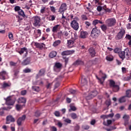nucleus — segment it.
<instances>
[{
	"instance_id": "26",
	"label": "nucleus",
	"mask_w": 131,
	"mask_h": 131,
	"mask_svg": "<svg viewBox=\"0 0 131 131\" xmlns=\"http://www.w3.org/2000/svg\"><path fill=\"white\" fill-rule=\"evenodd\" d=\"M62 67V65L60 62H56L55 64L54 65V69H60Z\"/></svg>"
},
{
	"instance_id": "55",
	"label": "nucleus",
	"mask_w": 131,
	"mask_h": 131,
	"mask_svg": "<svg viewBox=\"0 0 131 131\" xmlns=\"http://www.w3.org/2000/svg\"><path fill=\"white\" fill-rule=\"evenodd\" d=\"M63 35H64V36H65L66 37H68V36H69V33L67 31H64L63 33Z\"/></svg>"
},
{
	"instance_id": "17",
	"label": "nucleus",
	"mask_w": 131,
	"mask_h": 131,
	"mask_svg": "<svg viewBox=\"0 0 131 131\" xmlns=\"http://www.w3.org/2000/svg\"><path fill=\"white\" fill-rule=\"evenodd\" d=\"M31 58L30 57H27L25 59L24 61L21 62V64L24 66H26L30 64Z\"/></svg>"
},
{
	"instance_id": "29",
	"label": "nucleus",
	"mask_w": 131,
	"mask_h": 131,
	"mask_svg": "<svg viewBox=\"0 0 131 131\" xmlns=\"http://www.w3.org/2000/svg\"><path fill=\"white\" fill-rule=\"evenodd\" d=\"M126 97L123 96L121 98H119L118 101L119 103H125L126 102Z\"/></svg>"
},
{
	"instance_id": "10",
	"label": "nucleus",
	"mask_w": 131,
	"mask_h": 131,
	"mask_svg": "<svg viewBox=\"0 0 131 131\" xmlns=\"http://www.w3.org/2000/svg\"><path fill=\"white\" fill-rule=\"evenodd\" d=\"M26 116L25 115L24 116H22V117H20L18 118V119H17V125L21 126L22 124V123L25 121Z\"/></svg>"
},
{
	"instance_id": "39",
	"label": "nucleus",
	"mask_w": 131,
	"mask_h": 131,
	"mask_svg": "<svg viewBox=\"0 0 131 131\" xmlns=\"http://www.w3.org/2000/svg\"><path fill=\"white\" fill-rule=\"evenodd\" d=\"M17 53H19L20 55H21L22 54H24L25 52H26V54H27V50H16Z\"/></svg>"
},
{
	"instance_id": "23",
	"label": "nucleus",
	"mask_w": 131,
	"mask_h": 131,
	"mask_svg": "<svg viewBox=\"0 0 131 131\" xmlns=\"http://www.w3.org/2000/svg\"><path fill=\"white\" fill-rule=\"evenodd\" d=\"M96 78H97V79H98V82L99 83H100L101 84H103V81H102V79H104V80H105V79L106 78V76H104L102 77L101 78H99L98 77V76H96Z\"/></svg>"
},
{
	"instance_id": "52",
	"label": "nucleus",
	"mask_w": 131,
	"mask_h": 131,
	"mask_svg": "<svg viewBox=\"0 0 131 131\" xmlns=\"http://www.w3.org/2000/svg\"><path fill=\"white\" fill-rule=\"evenodd\" d=\"M45 12H46V7H42V8L40 10V13L41 14H43V13H45Z\"/></svg>"
},
{
	"instance_id": "22",
	"label": "nucleus",
	"mask_w": 131,
	"mask_h": 131,
	"mask_svg": "<svg viewBox=\"0 0 131 131\" xmlns=\"http://www.w3.org/2000/svg\"><path fill=\"white\" fill-rule=\"evenodd\" d=\"M68 48H73L74 45V41L72 40H68Z\"/></svg>"
},
{
	"instance_id": "21",
	"label": "nucleus",
	"mask_w": 131,
	"mask_h": 131,
	"mask_svg": "<svg viewBox=\"0 0 131 131\" xmlns=\"http://www.w3.org/2000/svg\"><path fill=\"white\" fill-rule=\"evenodd\" d=\"M83 61L82 60H81L80 59H78L75 62L73 63V65L75 66H79V65H83Z\"/></svg>"
},
{
	"instance_id": "34",
	"label": "nucleus",
	"mask_w": 131,
	"mask_h": 131,
	"mask_svg": "<svg viewBox=\"0 0 131 131\" xmlns=\"http://www.w3.org/2000/svg\"><path fill=\"white\" fill-rule=\"evenodd\" d=\"M60 43H61V40H57L55 41V42H54L53 46V47H57V46H59V45H60Z\"/></svg>"
},
{
	"instance_id": "54",
	"label": "nucleus",
	"mask_w": 131,
	"mask_h": 131,
	"mask_svg": "<svg viewBox=\"0 0 131 131\" xmlns=\"http://www.w3.org/2000/svg\"><path fill=\"white\" fill-rule=\"evenodd\" d=\"M106 60L107 61H113V58L111 57V56H106Z\"/></svg>"
},
{
	"instance_id": "61",
	"label": "nucleus",
	"mask_w": 131,
	"mask_h": 131,
	"mask_svg": "<svg viewBox=\"0 0 131 131\" xmlns=\"http://www.w3.org/2000/svg\"><path fill=\"white\" fill-rule=\"evenodd\" d=\"M79 129H80V126H78V125H76L74 127V130L75 131H78V130H79Z\"/></svg>"
},
{
	"instance_id": "36",
	"label": "nucleus",
	"mask_w": 131,
	"mask_h": 131,
	"mask_svg": "<svg viewBox=\"0 0 131 131\" xmlns=\"http://www.w3.org/2000/svg\"><path fill=\"white\" fill-rule=\"evenodd\" d=\"M25 105V104L23 105H19V104H16V110L19 111L23 108V106Z\"/></svg>"
},
{
	"instance_id": "63",
	"label": "nucleus",
	"mask_w": 131,
	"mask_h": 131,
	"mask_svg": "<svg viewBox=\"0 0 131 131\" xmlns=\"http://www.w3.org/2000/svg\"><path fill=\"white\" fill-rule=\"evenodd\" d=\"M81 18L82 19V20H88V17H86V16L84 15H82L81 16Z\"/></svg>"
},
{
	"instance_id": "45",
	"label": "nucleus",
	"mask_w": 131,
	"mask_h": 131,
	"mask_svg": "<svg viewBox=\"0 0 131 131\" xmlns=\"http://www.w3.org/2000/svg\"><path fill=\"white\" fill-rule=\"evenodd\" d=\"M21 10L20 7L19 6H15L14 8V11L15 12H18Z\"/></svg>"
},
{
	"instance_id": "15",
	"label": "nucleus",
	"mask_w": 131,
	"mask_h": 131,
	"mask_svg": "<svg viewBox=\"0 0 131 131\" xmlns=\"http://www.w3.org/2000/svg\"><path fill=\"white\" fill-rule=\"evenodd\" d=\"M88 84V81L84 76H81V86L83 87Z\"/></svg>"
},
{
	"instance_id": "13",
	"label": "nucleus",
	"mask_w": 131,
	"mask_h": 131,
	"mask_svg": "<svg viewBox=\"0 0 131 131\" xmlns=\"http://www.w3.org/2000/svg\"><path fill=\"white\" fill-rule=\"evenodd\" d=\"M45 69H41V70H39V72H38V73L37 74L36 76V78L38 79L40 77L45 76Z\"/></svg>"
},
{
	"instance_id": "8",
	"label": "nucleus",
	"mask_w": 131,
	"mask_h": 131,
	"mask_svg": "<svg viewBox=\"0 0 131 131\" xmlns=\"http://www.w3.org/2000/svg\"><path fill=\"white\" fill-rule=\"evenodd\" d=\"M123 119L124 120V125L125 126H126L128 124V121H129L130 119V117L129 115L125 114L123 116Z\"/></svg>"
},
{
	"instance_id": "4",
	"label": "nucleus",
	"mask_w": 131,
	"mask_h": 131,
	"mask_svg": "<svg viewBox=\"0 0 131 131\" xmlns=\"http://www.w3.org/2000/svg\"><path fill=\"white\" fill-rule=\"evenodd\" d=\"M97 92L95 90L92 91L89 93V95L86 96V99L87 100H90L93 98H95L97 95Z\"/></svg>"
},
{
	"instance_id": "62",
	"label": "nucleus",
	"mask_w": 131,
	"mask_h": 131,
	"mask_svg": "<svg viewBox=\"0 0 131 131\" xmlns=\"http://www.w3.org/2000/svg\"><path fill=\"white\" fill-rule=\"evenodd\" d=\"M97 10L98 11V12H101V11H102V7L101 6H99L97 7Z\"/></svg>"
},
{
	"instance_id": "27",
	"label": "nucleus",
	"mask_w": 131,
	"mask_h": 131,
	"mask_svg": "<svg viewBox=\"0 0 131 131\" xmlns=\"http://www.w3.org/2000/svg\"><path fill=\"white\" fill-rule=\"evenodd\" d=\"M26 102V99L25 98L20 97L18 99L19 103H24V104H25Z\"/></svg>"
},
{
	"instance_id": "28",
	"label": "nucleus",
	"mask_w": 131,
	"mask_h": 131,
	"mask_svg": "<svg viewBox=\"0 0 131 131\" xmlns=\"http://www.w3.org/2000/svg\"><path fill=\"white\" fill-rule=\"evenodd\" d=\"M56 55H57L56 52L53 51L52 52H51L50 53H49V57L53 58L55 57V56H56Z\"/></svg>"
},
{
	"instance_id": "49",
	"label": "nucleus",
	"mask_w": 131,
	"mask_h": 131,
	"mask_svg": "<svg viewBox=\"0 0 131 131\" xmlns=\"http://www.w3.org/2000/svg\"><path fill=\"white\" fill-rule=\"evenodd\" d=\"M76 107L74 106H71V110H69V112H71V111H73V112L76 111Z\"/></svg>"
},
{
	"instance_id": "31",
	"label": "nucleus",
	"mask_w": 131,
	"mask_h": 131,
	"mask_svg": "<svg viewBox=\"0 0 131 131\" xmlns=\"http://www.w3.org/2000/svg\"><path fill=\"white\" fill-rule=\"evenodd\" d=\"M32 90L34 92H39L40 91V88L39 86H33Z\"/></svg>"
},
{
	"instance_id": "41",
	"label": "nucleus",
	"mask_w": 131,
	"mask_h": 131,
	"mask_svg": "<svg viewBox=\"0 0 131 131\" xmlns=\"http://www.w3.org/2000/svg\"><path fill=\"white\" fill-rule=\"evenodd\" d=\"M8 36L10 40H14V38H13V34L11 32L9 33Z\"/></svg>"
},
{
	"instance_id": "30",
	"label": "nucleus",
	"mask_w": 131,
	"mask_h": 131,
	"mask_svg": "<svg viewBox=\"0 0 131 131\" xmlns=\"http://www.w3.org/2000/svg\"><path fill=\"white\" fill-rule=\"evenodd\" d=\"M49 21H54L56 19V16L54 15H50L49 16L47 17Z\"/></svg>"
},
{
	"instance_id": "43",
	"label": "nucleus",
	"mask_w": 131,
	"mask_h": 131,
	"mask_svg": "<svg viewBox=\"0 0 131 131\" xmlns=\"http://www.w3.org/2000/svg\"><path fill=\"white\" fill-rule=\"evenodd\" d=\"M41 115V113L39 111H36V112H35V116L36 117H40V115Z\"/></svg>"
},
{
	"instance_id": "47",
	"label": "nucleus",
	"mask_w": 131,
	"mask_h": 131,
	"mask_svg": "<svg viewBox=\"0 0 131 131\" xmlns=\"http://www.w3.org/2000/svg\"><path fill=\"white\" fill-rule=\"evenodd\" d=\"M63 59L64 60V62L66 63V65H67L69 62V57H63Z\"/></svg>"
},
{
	"instance_id": "38",
	"label": "nucleus",
	"mask_w": 131,
	"mask_h": 131,
	"mask_svg": "<svg viewBox=\"0 0 131 131\" xmlns=\"http://www.w3.org/2000/svg\"><path fill=\"white\" fill-rule=\"evenodd\" d=\"M101 28L103 31L105 32L107 30V26L105 25H102L101 26Z\"/></svg>"
},
{
	"instance_id": "6",
	"label": "nucleus",
	"mask_w": 131,
	"mask_h": 131,
	"mask_svg": "<svg viewBox=\"0 0 131 131\" xmlns=\"http://www.w3.org/2000/svg\"><path fill=\"white\" fill-rule=\"evenodd\" d=\"M114 53H118L119 57L122 60H124L125 58V52L124 51H121V50H114Z\"/></svg>"
},
{
	"instance_id": "25",
	"label": "nucleus",
	"mask_w": 131,
	"mask_h": 131,
	"mask_svg": "<svg viewBox=\"0 0 131 131\" xmlns=\"http://www.w3.org/2000/svg\"><path fill=\"white\" fill-rule=\"evenodd\" d=\"M99 23L100 24H103V21L98 19H95L93 21L92 24L93 25H94V26H96V25H97V24H99Z\"/></svg>"
},
{
	"instance_id": "3",
	"label": "nucleus",
	"mask_w": 131,
	"mask_h": 131,
	"mask_svg": "<svg viewBox=\"0 0 131 131\" xmlns=\"http://www.w3.org/2000/svg\"><path fill=\"white\" fill-rule=\"evenodd\" d=\"M100 30L97 29V28H94L91 31V37L94 38H97L100 35Z\"/></svg>"
},
{
	"instance_id": "46",
	"label": "nucleus",
	"mask_w": 131,
	"mask_h": 131,
	"mask_svg": "<svg viewBox=\"0 0 131 131\" xmlns=\"http://www.w3.org/2000/svg\"><path fill=\"white\" fill-rule=\"evenodd\" d=\"M50 10L51 12L53 13H56V8L54 7L53 6H51L50 7Z\"/></svg>"
},
{
	"instance_id": "40",
	"label": "nucleus",
	"mask_w": 131,
	"mask_h": 131,
	"mask_svg": "<svg viewBox=\"0 0 131 131\" xmlns=\"http://www.w3.org/2000/svg\"><path fill=\"white\" fill-rule=\"evenodd\" d=\"M10 87V85H9L8 83L6 82H4L3 84L2 85V88L3 89H5L6 88Z\"/></svg>"
},
{
	"instance_id": "64",
	"label": "nucleus",
	"mask_w": 131,
	"mask_h": 131,
	"mask_svg": "<svg viewBox=\"0 0 131 131\" xmlns=\"http://www.w3.org/2000/svg\"><path fill=\"white\" fill-rule=\"evenodd\" d=\"M125 38L129 40L131 39V36L129 34H126Z\"/></svg>"
},
{
	"instance_id": "12",
	"label": "nucleus",
	"mask_w": 131,
	"mask_h": 131,
	"mask_svg": "<svg viewBox=\"0 0 131 131\" xmlns=\"http://www.w3.org/2000/svg\"><path fill=\"white\" fill-rule=\"evenodd\" d=\"M8 76V73L5 71H3L0 72V79L5 80L6 79V76Z\"/></svg>"
},
{
	"instance_id": "59",
	"label": "nucleus",
	"mask_w": 131,
	"mask_h": 131,
	"mask_svg": "<svg viewBox=\"0 0 131 131\" xmlns=\"http://www.w3.org/2000/svg\"><path fill=\"white\" fill-rule=\"evenodd\" d=\"M52 85V83H48V84H47V85H46L47 89H51Z\"/></svg>"
},
{
	"instance_id": "2",
	"label": "nucleus",
	"mask_w": 131,
	"mask_h": 131,
	"mask_svg": "<svg viewBox=\"0 0 131 131\" xmlns=\"http://www.w3.org/2000/svg\"><path fill=\"white\" fill-rule=\"evenodd\" d=\"M105 24L108 27H112L116 24V19L115 18H108L105 20Z\"/></svg>"
},
{
	"instance_id": "11",
	"label": "nucleus",
	"mask_w": 131,
	"mask_h": 131,
	"mask_svg": "<svg viewBox=\"0 0 131 131\" xmlns=\"http://www.w3.org/2000/svg\"><path fill=\"white\" fill-rule=\"evenodd\" d=\"M67 10V5L65 3H63L61 5L59 9V13H64L65 11Z\"/></svg>"
},
{
	"instance_id": "48",
	"label": "nucleus",
	"mask_w": 131,
	"mask_h": 131,
	"mask_svg": "<svg viewBox=\"0 0 131 131\" xmlns=\"http://www.w3.org/2000/svg\"><path fill=\"white\" fill-rule=\"evenodd\" d=\"M37 37H39L40 35H41V31L39 29L37 30Z\"/></svg>"
},
{
	"instance_id": "57",
	"label": "nucleus",
	"mask_w": 131,
	"mask_h": 131,
	"mask_svg": "<svg viewBox=\"0 0 131 131\" xmlns=\"http://www.w3.org/2000/svg\"><path fill=\"white\" fill-rule=\"evenodd\" d=\"M105 104L107 106V107H109V106L111 104V100H106L105 102Z\"/></svg>"
},
{
	"instance_id": "60",
	"label": "nucleus",
	"mask_w": 131,
	"mask_h": 131,
	"mask_svg": "<svg viewBox=\"0 0 131 131\" xmlns=\"http://www.w3.org/2000/svg\"><path fill=\"white\" fill-rule=\"evenodd\" d=\"M17 63L14 62L13 61H10V65L11 66H16Z\"/></svg>"
},
{
	"instance_id": "58",
	"label": "nucleus",
	"mask_w": 131,
	"mask_h": 131,
	"mask_svg": "<svg viewBox=\"0 0 131 131\" xmlns=\"http://www.w3.org/2000/svg\"><path fill=\"white\" fill-rule=\"evenodd\" d=\"M57 35L58 37H62V35H63V33H62V31H59L57 33Z\"/></svg>"
},
{
	"instance_id": "5",
	"label": "nucleus",
	"mask_w": 131,
	"mask_h": 131,
	"mask_svg": "<svg viewBox=\"0 0 131 131\" xmlns=\"http://www.w3.org/2000/svg\"><path fill=\"white\" fill-rule=\"evenodd\" d=\"M71 26L74 30L76 31L78 30V29L79 28V25L76 20H72L71 23Z\"/></svg>"
},
{
	"instance_id": "33",
	"label": "nucleus",
	"mask_w": 131,
	"mask_h": 131,
	"mask_svg": "<svg viewBox=\"0 0 131 131\" xmlns=\"http://www.w3.org/2000/svg\"><path fill=\"white\" fill-rule=\"evenodd\" d=\"M89 54H90L91 56L92 57H95V55L96 54L95 51L94 50H89Z\"/></svg>"
},
{
	"instance_id": "50",
	"label": "nucleus",
	"mask_w": 131,
	"mask_h": 131,
	"mask_svg": "<svg viewBox=\"0 0 131 131\" xmlns=\"http://www.w3.org/2000/svg\"><path fill=\"white\" fill-rule=\"evenodd\" d=\"M64 122H66L68 124H71V120L70 119L67 118L64 120Z\"/></svg>"
},
{
	"instance_id": "32",
	"label": "nucleus",
	"mask_w": 131,
	"mask_h": 131,
	"mask_svg": "<svg viewBox=\"0 0 131 131\" xmlns=\"http://www.w3.org/2000/svg\"><path fill=\"white\" fill-rule=\"evenodd\" d=\"M71 117L72 119H73V120L76 119L77 118V115H76V114L75 113H72L71 114Z\"/></svg>"
},
{
	"instance_id": "24",
	"label": "nucleus",
	"mask_w": 131,
	"mask_h": 131,
	"mask_svg": "<svg viewBox=\"0 0 131 131\" xmlns=\"http://www.w3.org/2000/svg\"><path fill=\"white\" fill-rule=\"evenodd\" d=\"M59 27H60V25H56L52 28V32L56 33L58 32V29H59Z\"/></svg>"
},
{
	"instance_id": "56",
	"label": "nucleus",
	"mask_w": 131,
	"mask_h": 131,
	"mask_svg": "<svg viewBox=\"0 0 131 131\" xmlns=\"http://www.w3.org/2000/svg\"><path fill=\"white\" fill-rule=\"evenodd\" d=\"M27 93V91L26 90H23L22 91H21L20 92V94L22 96H25L26 95Z\"/></svg>"
},
{
	"instance_id": "9",
	"label": "nucleus",
	"mask_w": 131,
	"mask_h": 131,
	"mask_svg": "<svg viewBox=\"0 0 131 131\" xmlns=\"http://www.w3.org/2000/svg\"><path fill=\"white\" fill-rule=\"evenodd\" d=\"M5 101H6V103L7 105H13L14 103H15V101L11 99V96H9L5 99Z\"/></svg>"
},
{
	"instance_id": "53",
	"label": "nucleus",
	"mask_w": 131,
	"mask_h": 131,
	"mask_svg": "<svg viewBox=\"0 0 131 131\" xmlns=\"http://www.w3.org/2000/svg\"><path fill=\"white\" fill-rule=\"evenodd\" d=\"M130 58V52H128V53H126V59L127 60H129Z\"/></svg>"
},
{
	"instance_id": "35",
	"label": "nucleus",
	"mask_w": 131,
	"mask_h": 131,
	"mask_svg": "<svg viewBox=\"0 0 131 131\" xmlns=\"http://www.w3.org/2000/svg\"><path fill=\"white\" fill-rule=\"evenodd\" d=\"M125 94L126 95V97L128 98H131V90H128L125 92Z\"/></svg>"
},
{
	"instance_id": "44",
	"label": "nucleus",
	"mask_w": 131,
	"mask_h": 131,
	"mask_svg": "<svg viewBox=\"0 0 131 131\" xmlns=\"http://www.w3.org/2000/svg\"><path fill=\"white\" fill-rule=\"evenodd\" d=\"M69 92L71 94L74 95L75 94H76V91L75 90H73L72 89H71L69 90Z\"/></svg>"
},
{
	"instance_id": "51",
	"label": "nucleus",
	"mask_w": 131,
	"mask_h": 131,
	"mask_svg": "<svg viewBox=\"0 0 131 131\" xmlns=\"http://www.w3.org/2000/svg\"><path fill=\"white\" fill-rule=\"evenodd\" d=\"M54 115L57 117H60V112L58 111H55V112H54Z\"/></svg>"
},
{
	"instance_id": "18",
	"label": "nucleus",
	"mask_w": 131,
	"mask_h": 131,
	"mask_svg": "<svg viewBox=\"0 0 131 131\" xmlns=\"http://www.w3.org/2000/svg\"><path fill=\"white\" fill-rule=\"evenodd\" d=\"M34 46L38 49H45L46 48V45L43 43H37L35 42Z\"/></svg>"
},
{
	"instance_id": "1",
	"label": "nucleus",
	"mask_w": 131,
	"mask_h": 131,
	"mask_svg": "<svg viewBox=\"0 0 131 131\" xmlns=\"http://www.w3.org/2000/svg\"><path fill=\"white\" fill-rule=\"evenodd\" d=\"M110 86L113 88V91L114 92H117L120 90L119 85H116V82L113 80H110Z\"/></svg>"
},
{
	"instance_id": "16",
	"label": "nucleus",
	"mask_w": 131,
	"mask_h": 131,
	"mask_svg": "<svg viewBox=\"0 0 131 131\" xmlns=\"http://www.w3.org/2000/svg\"><path fill=\"white\" fill-rule=\"evenodd\" d=\"M125 34V32L124 31H120L116 37V39H121Z\"/></svg>"
},
{
	"instance_id": "37",
	"label": "nucleus",
	"mask_w": 131,
	"mask_h": 131,
	"mask_svg": "<svg viewBox=\"0 0 131 131\" xmlns=\"http://www.w3.org/2000/svg\"><path fill=\"white\" fill-rule=\"evenodd\" d=\"M18 15L20 16H22V17H25V14L24 13V11L22 10V9H20L18 12Z\"/></svg>"
},
{
	"instance_id": "19",
	"label": "nucleus",
	"mask_w": 131,
	"mask_h": 131,
	"mask_svg": "<svg viewBox=\"0 0 131 131\" xmlns=\"http://www.w3.org/2000/svg\"><path fill=\"white\" fill-rule=\"evenodd\" d=\"M74 53V50H67L66 51H63L62 53V56H66V55H71L72 54Z\"/></svg>"
},
{
	"instance_id": "20",
	"label": "nucleus",
	"mask_w": 131,
	"mask_h": 131,
	"mask_svg": "<svg viewBox=\"0 0 131 131\" xmlns=\"http://www.w3.org/2000/svg\"><path fill=\"white\" fill-rule=\"evenodd\" d=\"M88 35H89V33H88V32L83 31L80 32V36L81 38H86Z\"/></svg>"
},
{
	"instance_id": "42",
	"label": "nucleus",
	"mask_w": 131,
	"mask_h": 131,
	"mask_svg": "<svg viewBox=\"0 0 131 131\" xmlns=\"http://www.w3.org/2000/svg\"><path fill=\"white\" fill-rule=\"evenodd\" d=\"M31 72L30 69H28V68H27V69H25L24 70V73H29Z\"/></svg>"
},
{
	"instance_id": "7",
	"label": "nucleus",
	"mask_w": 131,
	"mask_h": 131,
	"mask_svg": "<svg viewBox=\"0 0 131 131\" xmlns=\"http://www.w3.org/2000/svg\"><path fill=\"white\" fill-rule=\"evenodd\" d=\"M40 23V18L38 16L34 17V21L33 25L35 27H37V26H39V24Z\"/></svg>"
},
{
	"instance_id": "14",
	"label": "nucleus",
	"mask_w": 131,
	"mask_h": 131,
	"mask_svg": "<svg viewBox=\"0 0 131 131\" xmlns=\"http://www.w3.org/2000/svg\"><path fill=\"white\" fill-rule=\"evenodd\" d=\"M15 122V118L12 116H8L6 118V124H10L11 122Z\"/></svg>"
}]
</instances>
